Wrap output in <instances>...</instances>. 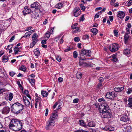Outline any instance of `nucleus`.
<instances>
[{"instance_id": "nucleus-1", "label": "nucleus", "mask_w": 132, "mask_h": 132, "mask_svg": "<svg viewBox=\"0 0 132 132\" xmlns=\"http://www.w3.org/2000/svg\"><path fill=\"white\" fill-rule=\"evenodd\" d=\"M22 124L18 120L12 119L9 125V127L16 131H18L22 128Z\"/></svg>"}, {"instance_id": "nucleus-2", "label": "nucleus", "mask_w": 132, "mask_h": 132, "mask_svg": "<svg viewBox=\"0 0 132 132\" xmlns=\"http://www.w3.org/2000/svg\"><path fill=\"white\" fill-rule=\"evenodd\" d=\"M23 109V105L18 102H16L11 106L12 112L14 114H18L20 113Z\"/></svg>"}, {"instance_id": "nucleus-3", "label": "nucleus", "mask_w": 132, "mask_h": 132, "mask_svg": "<svg viewBox=\"0 0 132 132\" xmlns=\"http://www.w3.org/2000/svg\"><path fill=\"white\" fill-rule=\"evenodd\" d=\"M109 110H111L106 102H103L100 103L99 108V110L100 112Z\"/></svg>"}, {"instance_id": "nucleus-4", "label": "nucleus", "mask_w": 132, "mask_h": 132, "mask_svg": "<svg viewBox=\"0 0 132 132\" xmlns=\"http://www.w3.org/2000/svg\"><path fill=\"white\" fill-rule=\"evenodd\" d=\"M102 118H109L111 117L112 114L111 110H107L100 112Z\"/></svg>"}, {"instance_id": "nucleus-5", "label": "nucleus", "mask_w": 132, "mask_h": 132, "mask_svg": "<svg viewBox=\"0 0 132 132\" xmlns=\"http://www.w3.org/2000/svg\"><path fill=\"white\" fill-rule=\"evenodd\" d=\"M55 121L51 118H50L47 123V125L46 126V130H49L50 128L54 126Z\"/></svg>"}, {"instance_id": "nucleus-6", "label": "nucleus", "mask_w": 132, "mask_h": 132, "mask_svg": "<svg viewBox=\"0 0 132 132\" xmlns=\"http://www.w3.org/2000/svg\"><path fill=\"white\" fill-rule=\"evenodd\" d=\"M119 47V46L116 43H115L110 45L109 48L112 52H115L117 51Z\"/></svg>"}, {"instance_id": "nucleus-7", "label": "nucleus", "mask_w": 132, "mask_h": 132, "mask_svg": "<svg viewBox=\"0 0 132 132\" xmlns=\"http://www.w3.org/2000/svg\"><path fill=\"white\" fill-rule=\"evenodd\" d=\"M91 51L89 50H86L84 49H82L80 52V55L81 56V55H83L86 56H90V54Z\"/></svg>"}, {"instance_id": "nucleus-8", "label": "nucleus", "mask_w": 132, "mask_h": 132, "mask_svg": "<svg viewBox=\"0 0 132 132\" xmlns=\"http://www.w3.org/2000/svg\"><path fill=\"white\" fill-rule=\"evenodd\" d=\"M86 58H80V61L79 62L80 65H81L83 64H84L85 66L87 67L91 66V64L89 63H87L84 62L86 61Z\"/></svg>"}, {"instance_id": "nucleus-9", "label": "nucleus", "mask_w": 132, "mask_h": 132, "mask_svg": "<svg viewBox=\"0 0 132 132\" xmlns=\"http://www.w3.org/2000/svg\"><path fill=\"white\" fill-rule=\"evenodd\" d=\"M31 7L32 8H34L36 10H39L40 11V6L39 4L37 2H34L31 5Z\"/></svg>"}, {"instance_id": "nucleus-10", "label": "nucleus", "mask_w": 132, "mask_h": 132, "mask_svg": "<svg viewBox=\"0 0 132 132\" xmlns=\"http://www.w3.org/2000/svg\"><path fill=\"white\" fill-rule=\"evenodd\" d=\"M129 119L128 116L126 115L122 116L120 118V120L122 122H126L129 120Z\"/></svg>"}, {"instance_id": "nucleus-11", "label": "nucleus", "mask_w": 132, "mask_h": 132, "mask_svg": "<svg viewBox=\"0 0 132 132\" xmlns=\"http://www.w3.org/2000/svg\"><path fill=\"white\" fill-rule=\"evenodd\" d=\"M10 109L8 106H5L3 108L2 111V113L4 114H8L10 111Z\"/></svg>"}, {"instance_id": "nucleus-12", "label": "nucleus", "mask_w": 132, "mask_h": 132, "mask_svg": "<svg viewBox=\"0 0 132 132\" xmlns=\"http://www.w3.org/2000/svg\"><path fill=\"white\" fill-rule=\"evenodd\" d=\"M31 11V10L29 9L27 7L25 6L24 8V10L22 12L24 15L30 13Z\"/></svg>"}, {"instance_id": "nucleus-13", "label": "nucleus", "mask_w": 132, "mask_h": 132, "mask_svg": "<svg viewBox=\"0 0 132 132\" xmlns=\"http://www.w3.org/2000/svg\"><path fill=\"white\" fill-rule=\"evenodd\" d=\"M125 15V13L123 11H119L118 12L117 16L120 19H123Z\"/></svg>"}, {"instance_id": "nucleus-14", "label": "nucleus", "mask_w": 132, "mask_h": 132, "mask_svg": "<svg viewBox=\"0 0 132 132\" xmlns=\"http://www.w3.org/2000/svg\"><path fill=\"white\" fill-rule=\"evenodd\" d=\"M52 115L51 116L50 118H51L52 119L54 120L57 118V112L55 110L53 111L52 114Z\"/></svg>"}, {"instance_id": "nucleus-15", "label": "nucleus", "mask_w": 132, "mask_h": 132, "mask_svg": "<svg viewBox=\"0 0 132 132\" xmlns=\"http://www.w3.org/2000/svg\"><path fill=\"white\" fill-rule=\"evenodd\" d=\"M124 87H115L114 88V90L116 92H121L124 89Z\"/></svg>"}, {"instance_id": "nucleus-16", "label": "nucleus", "mask_w": 132, "mask_h": 132, "mask_svg": "<svg viewBox=\"0 0 132 132\" xmlns=\"http://www.w3.org/2000/svg\"><path fill=\"white\" fill-rule=\"evenodd\" d=\"M128 106L129 107L132 108V97H129L128 99Z\"/></svg>"}, {"instance_id": "nucleus-17", "label": "nucleus", "mask_w": 132, "mask_h": 132, "mask_svg": "<svg viewBox=\"0 0 132 132\" xmlns=\"http://www.w3.org/2000/svg\"><path fill=\"white\" fill-rule=\"evenodd\" d=\"M95 124L94 121H91L88 123L87 126L90 127H94L95 126Z\"/></svg>"}, {"instance_id": "nucleus-18", "label": "nucleus", "mask_w": 132, "mask_h": 132, "mask_svg": "<svg viewBox=\"0 0 132 132\" xmlns=\"http://www.w3.org/2000/svg\"><path fill=\"white\" fill-rule=\"evenodd\" d=\"M79 122L80 123V125L81 126H83L84 127H87L86 124L85 123L84 121L82 120H80Z\"/></svg>"}, {"instance_id": "nucleus-19", "label": "nucleus", "mask_w": 132, "mask_h": 132, "mask_svg": "<svg viewBox=\"0 0 132 132\" xmlns=\"http://www.w3.org/2000/svg\"><path fill=\"white\" fill-rule=\"evenodd\" d=\"M91 31L92 32L93 35H96L98 32V30L96 28H93L91 30Z\"/></svg>"}, {"instance_id": "nucleus-20", "label": "nucleus", "mask_w": 132, "mask_h": 132, "mask_svg": "<svg viewBox=\"0 0 132 132\" xmlns=\"http://www.w3.org/2000/svg\"><path fill=\"white\" fill-rule=\"evenodd\" d=\"M33 42L32 44L30 45V47L31 48L38 41V39H32Z\"/></svg>"}, {"instance_id": "nucleus-21", "label": "nucleus", "mask_w": 132, "mask_h": 132, "mask_svg": "<svg viewBox=\"0 0 132 132\" xmlns=\"http://www.w3.org/2000/svg\"><path fill=\"white\" fill-rule=\"evenodd\" d=\"M115 93L113 91L111 92V94L110 95L109 99H112L114 98V97H116V96L115 95Z\"/></svg>"}, {"instance_id": "nucleus-22", "label": "nucleus", "mask_w": 132, "mask_h": 132, "mask_svg": "<svg viewBox=\"0 0 132 132\" xmlns=\"http://www.w3.org/2000/svg\"><path fill=\"white\" fill-rule=\"evenodd\" d=\"M123 53L126 55L130 53V49L128 48L125 49L123 51Z\"/></svg>"}, {"instance_id": "nucleus-23", "label": "nucleus", "mask_w": 132, "mask_h": 132, "mask_svg": "<svg viewBox=\"0 0 132 132\" xmlns=\"http://www.w3.org/2000/svg\"><path fill=\"white\" fill-rule=\"evenodd\" d=\"M41 93L43 97H46L47 96L48 94L47 92L44 91H42Z\"/></svg>"}, {"instance_id": "nucleus-24", "label": "nucleus", "mask_w": 132, "mask_h": 132, "mask_svg": "<svg viewBox=\"0 0 132 132\" xmlns=\"http://www.w3.org/2000/svg\"><path fill=\"white\" fill-rule=\"evenodd\" d=\"M56 8L59 9H61L63 7V5L61 3H59L56 5Z\"/></svg>"}, {"instance_id": "nucleus-25", "label": "nucleus", "mask_w": 132, "mask_h": 132, "mask_svg": "<svg viewBox=\"0 0 132 132\" xmlns=\"http://www.w3.org/2000/svg\"><path fill=\"white\" fill-rule=\"evenodd\" d=\"M31 34V31H29L26 33L23 36V37H27L28 36H29Z\"/></svg>"}, {"instance_id": "nucleus-26", "label": "nucleus", "mask_w": 132, "mask_h": 132, "mask_svg": "<svg viewBox=\"0 0 132 132\" xmlns=\"http://www.w3.org/2000/svg\"><path fill=\"white\" fill-rule=\"evenodd\" d=\"M103 129L105 131H111L112 130H111L110 128V127L108 126H106L104 128H103Z\"/></svg>"}, {"instance_id": "nucleus-27", "label": "nucleus", "mask_w": 132, "mask_h": 132, "mask_svg": "<svg viewBox=\"0 0 132 132\" xmlns=\"http://www.w3.org/2000/svg\"><path fill=\"white\" fill-rule=\"evenodd\" d=\"M25 105L27 106L28 107L30 106V102L28 100H25L24 102Z\"/></svg>"}, {"instance_id": "nucleus-28", "label": "nucleus", "mask_w": 132, "mask_h": 132, "mask_svg": "<svg viewBox=\"0 0 132 132\" xmlns=\"http://www.w3.org/2000/svg\"><path fill=\"white\" fill-rule=\"evenodd\" d=\"M128 34L127 33H126L125 34V35L124 36V39H125V42H127L128 40V39L129 38V37L128 36Z\"/></svg>"}, {"instance_id": "nucleus-29", "label": "nucleus", "mask_w": 132, "mask_h": 132, "mask_svg": "<svg viewBox=\"0 0 132 132\" xmlns=\"http://www.w3.org/2000/svg\"><path fill=\"white\" fill-rule=\"evenodd\" d=\"M50 34L51 33L49 31H47L45 35V37L48 39L50 37Z\"/></svg>"}, {"instance_id": "nucleus-30", "label": "nucleus", "mask_w": 132, "mask_h": 132, "mask_svg": "<svg viewBox=\"0 0 132 132\" xmlns=\"http://www.w3.org/2000/svg\"><path fill=\"white\" fill-rule=\"evenodd\" d=\"M80 9L78 7H76L75 8L73 11V12L74 13H75L77 12H80Z\"/></svg>"}, {"instance_id": "nucleus-31", "label": "nucleus", "mask_w": 132, "mask_h": 132, "mask_svg": "<svg viewBox=\"0 0 132 132\" xmlns=\"http://www.w3.org/2000/svg\"><path fill=\"white\" fill-rule=\"evenodd\" d=\"M19 69L20 70L24 71H25L26 70V67L23 65H22L20 67Z\"/></svg>"}, {"instance_id": "nucleus-32", "label": "nucleus", "mask_w": 132, "mask_h": 132, "mask_svg": "<svg viewBox=\"0 0 132 132\" xmlns=\"http://www.w3.org/2000/svg\"><path fill=\"white\" fill-rule=\"evenodd\" d=\"M76 76L77 78L80 79L81 78L82 76V74L81 73H77L76 74Z\"/></svg>"}, {"instance_id": "nucleus-33", "label": "nucleus", "mask_w": 132, "mask_h": 132, "mask_svg": "<svg viewBox=\"0 0 132 132\" xmlns=\"http://www.w3.org/2000/svg\"><path fill=\"white\" fill-rule=\"evenodd\" d=\"M13 94L12 93H10L9 95V100L10 101H11L13 98Z\"/></svg>"}, {"instance_id": "nucleus-34", "label": "nucleus", "mask_w": 132, "mask_h": 132, "mask_svg": "<svg viewBox=\"0 0 132 132\" xmlns=\"http://www.w3.org/2000/svg\"><path fill=\"white\" fill-rule=\"evenodd\" d=\"M79 30V28L78 27H76L75 28V29H73L72 30V32L73 33H75L78 32Z\"/></svg>"}, {"instance_id": "nucleus-35", "label": "nucleus", "mask_w": 132, "mask_h": 132, "mask_svg": "<svg viewBox=\"0 0 132 132\" xmlns=\"http://www.w3.org/2000/svg\"><path fill=\"white\" fill-rule=\"evenodd\" d=\"M19 50V48L18 47L15 46L14 49V51L15 52V54H17Z\"/></svg>"}, {"instance_id": "nucleus-36", "label": "nucleus", "mask_w": 132, "mask_h": 132, "mask_svg": "<svg viewBox=\"0 0 132 132\" xmlns=\"http://www.w3.org/2000/svg\"><path fill=\"white\" fill-rule=\"evenodd\" d=\"M29 82L31 84L33 85L35 84V80L34 79H31L29 80Z\"/></svg>"}, {"instance_id": "nucleus-37", "label": "nucleus", "mask_w": 132, "mask_h": 132, "mask_svg": "<svg viewBox=\"0 0 132 132\" xmlns=\"http://www.w3.org/2000/svg\"><path fill=\"white\" fill-rule=\"evenodd\" d=\"M34 53L35 55L36 56H38L40 52L39 50H36L34 51Z\"/></svg>"}, {"instance_id": "nucleus-38", "label": "nucleus", "mask_w": 132, "mask_h": 132, "mask_svg": "<svg viewBox=\"0 0 132 132\" xmlns=\"http://www.w3.org/2000/svg\"><path fill=\"white\" fill-rule=\"evenodd\" d=\"M13 44L10 45H8L7 46L6 49L7 50H9L11 49L13 46Z\"/></svg>"}, {"instance_id": "nucleus-39", "label": "nucleus", "mask_w": 132, "mask_h": 132, "mask_svg": "<svg viewBox=\"0 0 132 132\" xmlns=\"http://www.w3.org/2000/svg\"><path fill=\"white\" fill-rule=\"evenodd\" d=\"M17 84H18L19 87L22 90H23V88L22 86V85H21V84L20 82L19 81H17Z\"/></svg>"}, {"instance_id": "nucleus-40", "label": "nucleus", "mask_w": 132, "mask_h": 132, "mask_svg": "<svg viewBox=\"0 0 132 132\" xmlns=\"http://www.w3.org/2000/svg\"><path fill=\"white\" fill-rule=\"evenodd\" d=\"M102 11L98 12L97 14H96L95 16V18H98L99 16V15L102 14Z\"/></svg>"}, {"instance_id": "nucleus-41", "label": "nucleus", "mask_w": 132, "mask_h": 132, "mask_svg": "<svg viewBox=\"0 0 132 132\" xmlns=\"http://www.w3.org/2000/svg\"><path fill=\"white\" fill-rule=\"evenodd\" d=\"M37 35L36 33H34L32 37V39H37Z\"/></svg>"}, {"instance_id": "nucleus-42", "label": "nucleus", "mask_w": 132, "mask_h": 132, "mask_svg": "<svg viewBox=\"0 0 132 132\" xmlns=\"http://www.w3.org/2000/svg\"><path fill=\"white\" fill-rule=\"evenodd\" d=\"M74 41L76 42H78L80 40L79 37H77L74 38Z\"/></svg>"}, {"instance_id": "nucleus-43", "label": "nucleus", "mask_w": 132, "mask_h": 132, "mask_svg": "<svg viewBox=\"0 0 132 132\" xmlns=\"http://www.w3.org/2000/svg\"><path fill=\"white\" fill-rule=\"evenodd\" d=\"M80 6L81 9L83 11L85 10V7L82 4H80Z\"/></svg>"}, {"instance_id": "nucleus-44", "label": "nucleus", "mask_w": 132, "mask_h": 132, "mask_svg": "<svg viewBox=\"0 0 132 132\" xmlns=\"http://www.w3.org/2000/svg\"><path fill=\"white\" fill-rule=\"evenodd\" d=\"M74 15L76 17L78 16L80 14V11L77 12L75 13H74Z\"/></svg>"}, {"instance_id": "nucleus-45", "label": "nucleus", "mask_w": 132, "mask_h": 132, "mask_svg": "<svg viewBox=\"0 0 132 132\" xmlns=\"http://www.w3.org/2000/svg\"><path fill=\"white\" fill-rule=\"evenodd\" d=\"M78 53L76 51H74L73 53V55L74 58H77V56Z\"/></svg>"}, {"instance_id": "nucleus-46", "label": "nucleus", "mask_w": 132, "mask_h": 132, "mask_svg": "<svg viewBox=\"0 0 132 132\" xmlns=\"http://www.w3.org/2000/svg\"><path fill=\"white\" fill-rule=\"evenodd\" d=\"M78 25V24L77 23H74L71 26V27L73 29H74L76 28L77 27V26Z\"/></svg>"}, {"instance_id": "nucleus-47", "label": "nucleus", "mask_w": 132, "mask_h": 132, "mask_svg": "<svg viewBox=\"0 0 132 132\" xmlns=\"http://www.w3.org/2000/svg\"><path fill=\"white\" fill-rule=\"evenodd\" d=\"M82 38L84 39H88L89 38V36L87 35H85L83 36Z\"/></svg>"}, {"instance_id": "nucleus-48", "label": "nucleus", "mask_w": 132, "mask_h": 132, "mask_svg": "<svg viewBox=\"0 0 132 132\" xmlns=\"http://www.w3.org/2000/svg\"><path fill=\"white\" fill-rule=\"evenodd\" d=\"M110 93L111 92L107 93L105 97L107 98L110 99Z\"/></svg>"}, {"instance_id": "nucleus-49", "label": "nucleus", "mask_w": 132, "mask_h": 132, "mask_svg": "<svg viewBox=\"0 0 132 132\" xmlns=\"http://www.w3.org/2000/svg\"><path fill=\"white\" fill-rule=\"evenodd\" d=\"M40 96H38V97H37L35 100L36 102L37 103L39 101H41V98L40 97Z\"/></svg>"}, {"instance_id": "nucleus-50", "label": "nucleus", "mask_w": 132, "mask_h": 132, "mask_svg": "<svg viewBox=\"0 0 132 132\" xmlns=\"http://www.w3.org/2000/svg\"><path fill=\"white\" fill-rule=\"evenodd\" d=\"M98 101L101 103H102L103 102H106L103 98L99 99Z\"/></svg>"}, {"instance_id": "nucleus-51", "label": "nucleus", "mask_w": 132, "mask_h": 132, "mask_svg": "<svg viewBox=\"0 0 132 132\" xmlns=\"http://www.w3.org/2000/svg\"><path fill=\"white\" fill-rule=\"evenodd\" d=\"M128 91L127 92V93L128 94L131 93L132 92V90L130 88L128 89Z\"/></svg>"}, {"instance_id": "nucleus-52", "label": "nucleus", "mask_w": 132, "mask_h": 132, "mask_svg": "<svg viewBox=\"0 0 132 132\" xmlns=\"http://www.w3.org/2000/svg\"><path fill=\"white\" fill-rule=\"evenodd\" d=\"M114 36L116 37H117L118 36V31L116 30H114Z\"/></svg>"}, {"instance_id": "nucleus-53", "label": "nucleus", "mask_w": 132, "mask_h": 132, "mask_svg": "<svg viewBox=\"0 0 132 132\" xmlns=\"http://www.w3.org/2000/svg\"><path fill=\"white\" fill-rule=\"evenodd\" d=\"M79 101V99L78 98H75L73 100V103H76L78 102Z\"/></svg>"}, {"instance_id": "nucleus-54", "label": "nucleus", "mask_w": 132, "mask_h": 132, "mask_svg": "<svg viewBox=\"0 0 132 132\" xmlns=\"http://www.w3.org/2000/svg\"><path fill=\"white\" fill-rule=\"evenodd\" d=\"M132 3V0H129V1L128 2L127 4V6H130Z\"/></svg>"}, {"instance_id": "nucleus-55", "label": "nucleus", "mask_w": 132, "mask_h": 132, "mask_svg": "<svg viewBox=\"0 0 132 132\" xmlns=\"http://www.w3.org/2000/svg\"><path fill=\"white\" fill-rule=\"evenodd\" d=\"M9 58H2V62H5L7 61Z\"/></svg>"}, {"instance_id": "nucleus-56", "label": "nucleus", "mask_w": 132, "mask_h": 132, "mask_svg": "<svg viewBox=\"0 0 132 132\" xmlns=\"http://www.w3.org/2000/svg\"><path fill=\"white\" fill-rule=\"evenodd\" d=\"M117 54L116 53L115 54H113L111 56L109 57V58H116L117 57Z\"/></svg>"}, {"instance_id": "nucleus-57", "label": "nucleus", "mask_w": 132, "mask_h": 132, "mask_svg": "<svg viewBox=\"0 0 132 132\" xmlns=\"http://www.w3.org/2000/svg\"><path fill=\"white\" fill-rule=\"evenodd\" d=\"M15 38V36H13L9 40V42H12L13 40Z\"/></svg>"}, {"instance_id": "nucleus-58", "label": "nucleus", "mask_w": 132, "mask_h": 132, "mask_svg": "<svg viewBox=\"0 0 132 132\" xmlns=\"http://www.w3.org/2000/svg\"><path fill=\"white\" fill-rule=\"evenodd\" d=\"M52 59L54 61L57 60L59 62H60L62 60L61 58H55V60H54V58H52Z\"/></svg>"}, {"instance_id": "nucleus-59", "label": "nucleus", "mask_w": 132, "mask_h": 132, "mask_svg": "<svg viewBox=\"0 0 132 132\" xmlns=\"http://www.w3.org/2000/svg\"><path fill=\"white\" fill-rule=\"evenodd\" d=\"M9 74L11 77H13V76L15 74V73L13 72L12 71L11 72H10Z\"/></svg>"}, {"instance_id": "nucleus-60", "label": "nucleus", "mask_w": 132, "mask_h": 132, "mask_svg": "<svg viewBox=\"0 0 132 132\" xmlns=\"http://www.w3.org/2000/svg\"><path fill=\"white\" fill-rule=\"evenodd\" d=\"M47 40H43L41 42V43L42 44H46V42Z\"/></svg>"}, {"instance_id": "nucleus-61", "label": "nucleus", "mask_w": 132, "mask_h": 132, "mask_svg": "<svg viewBox=\"0 0 132 132\" xmlns=\"http://www.w3.org/2000/svg\"><path fill=\"white\" fill-rule=\"evenodd\" d=\"M59 81L60 82H61L63 81V78L61 77H59L58 79Z\"/></svg>"}, {"instance_id": "nucleus-62", "label": "nucleus", "mask_w": 132, "mask_h": 132, "mask_svg": "<svg viewBox=\"0 0 132 132\" xmlns=\"http://www.w3.org/2000/svg\"><path fill=\"white\" fill-rule=\"evenodd\" d=\"M89 130L90 132H96V131L95 129H93L92 128H90Z\"/></svg>"}, {"instance_id": "nucleus-63", "label": "nucleus", "mask_w": 132, "mask_h": 132, "mask_svg": "<svg viewBox=\"0 0 132 132\" xmlns=\"http://www.w3.org/2000/svg\"><path fill=\"white\" fill-rule=\"evenodd\" d=\"M98 80L99 81H100V82L101 83L103 81V77H100L99 78Z\"/></svg>"}, {"instance_id": "nucleus-64", "label": "nucleus", "mask_w": 132, "mask_h": 132, "mask_svg": "<svg viewBox=\"0 0 132 132\" xmlns=\"http://www.w3.org/2000/svg\"><path fill=\"white\" fill-rule=\"evenodd\" d=\"M24 94L26 95L29 94V93L28 90H25L24 91Z\"/></svg>"}]
</instances>
